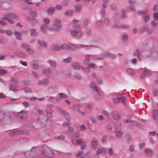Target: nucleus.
I'll use <instances>...</instances> for the list:
<instances>
[{
    "mask_svg": "<svg viewBox=\"0 0 158 158\" xmlns=\"http://www.w3.org/2000/svg\"><path fill=\"white\" fill-rule=\"evenodd\" d=\"M38 82L39 85H46L48 83V81L47 79L39 80L38 81Z\"/></svg>",
    "mask_w": 158,
    "mask_h": 158,
    "instance_id": "obj_25",
    "label": "nucleus"
},
{
    "mask_svg": "<svg viewBox=\"0 0 158 158\" xmlns=\"http://www.w3.org/2000/svg\"><path fill=\"white\" fill-rule=\"evenodd\" d=\"M108 0H103V3L102 5V10L104 9L106 6V3L108 2Z\"/></svg>",
    "mask_w": 158,
    "mask_h": 158,
    "instance_id": "obj_40",
    "label": "nucleus"
},
{
    "mask_svg": "<svg viewBox=\"0 0 158 158\" xmlns=\"http://www.w3.org/2000/svg\"><path fill=\"white\" fill-rule=\"evenodd\" d=\"M55 8L54 7H51L48 8L47 13L49 15H52L55 12Z\"/></svg>",
    "mask_w": 158,
    "mask_h": 158,
    "instance_id": "obj_22",
    "label": "nucleus"
},
{
    "mask_svg": "<svg viewBox=\"0 0 158 158\" xmlns=\"http://www.w3.org/2000/svg\"><path fill=\"white\" fill-rule=\"evenodd\" d=\"M152 115L153 119L158 123V110H154L153 111Z\"/></svg>",
    "mask_w": 158,
    "mask_h": 158,
    "instance_id": "obj_9",
    "label": "nucleus"
},
{
    "mask_svg": "<svg viewBox=\"0 0 158 158\" xmlns=\"http://www.w3.org/2000/svg\"><path fill=\"white\" fill-rule=\"evenodd\" d=\"M106 152V150L104 148H101L98 149L96 152V154L97 155H100L101 154H104Z\"/></svg>",
    "mask_w": 158,
    "mask_h": 158,
    "instance_id": "obj_13",
    "label": "nucleus"
},
{
    "mask_svg": "<svg viewBox=\"0 0 158 158\" xmlns=\"http://www.w3.org/2000/svg\"><path fill=\"white\" fill-rule=\"evenodd\" d=\"M72 108L74 110L82 116H84L85 115V112L81 110V107L80 105L78 104H73Z\"/></svg>",
    "mask_w": 158,
    "mask_h": 158,
    "instance_id": "obj_6",
    "label": "nucleus"
},
{
    "mask_svg": "<svg viewBox=\"0 0 158 158\" xmlns=\"http://www.w3.org/2000/svg\"><path fill=\"white\" fill-rule=\"evenodd\" d=\"M51 70L49 68L43 69L42 71V72L46 74H48L51 72Z\"/></svg>",
    "mask_w": 158,
    "mask_h": 158,
    "instance_id": "obj_35",
    "label": "nucleus"
},
{
    "mask_svg": "<svg viewBox=\"0 0 158 158\" xmlns=\"http://www.w3.org/2000/svg\"><path fill=\"white\" fill-rule=\"evenodd\" d=\"M73 23L74 24L73 26L76 29H71L70 31V33L71 36H74L77 35L78 32L80 31V28L77 21L74 20Z\"/></svg>",
    "mask_w": 158,
    "mask_h": 158,
    "instance_id": "obj_1",
    "label": "nucleus"
},
{
    "mask_svg": "<svg viewBox=\"0 0 158 158\" xmlns=\"http://www.w3.org/2000/svg\"><path fill=\"white\" fill-rule=\"evenodd\" d=\"M115 135L118 138H121L123 135V133L121 131H117L116 132Z\"/></svg>",
    "mask_w": 158,
    "mask_h": 158,
    "instance_id": "obj_36",
    "label": "nucleus"
},
{
    "mask_svg": "<svg viewBox=\"0 0 158 158\" xmlns=\"http://www.w3.org/2000/svg\"><path fill=\"white\" fill-rule=\"evenodd\" d=\"M117 98H118V102H119V101H121L123 103V104H125L126 103L125 101V98L124 97L120 96H119V97H117Z\"/></svg>",
    "mask_w": 158,
    "mask_h": 158,
    "instance_id": "obj_34",
    "label": "nucleus"
},
{
    "mask_svg": "<svg viewBox=\"0 0 158 158\" xmlns=\"http://www.w3.org/2000/svg\"><path fill=\"white\" fill-rule=\"evenodd\" d=\"M46 112L47 116L49 118H52V110L50 109H46Z\"/></svg>",
    "mask_w": 158,
    "mask_h": 158,
    "instance_id": "obj_30",
    "label": "nucleus"
},
{
    "mask_svg": "<svg viewBox=\"0 0 158 158\" xmlns=\"http://www.w3.org/2000/svg\"><path fill=\"white\" fill-rule=\"evenodd\" d=\"M71 57L70 56H69L67 58L64 59L63 61L66 63H69L70 62L71 60Z\"/></svg>",
    "mask_w": 158,
    "mask_h": 158,
    "instance_id": "obj_42",
    "label": "nucleus"
},
{
    "mask_svg": "<svg viewBox=\"0 0 158 158\" xmlns=\"http://www.w3.org/2000/svg\"><path fill=\"white\" fill-rule=\"evenodd\" d=\"M48 63L49 65L52 68H55L57 66V64L56 62L52 60H48Z\"/></svg>",
    "mask_w": 158,
    "mask_h": 158,
    "instance_id": "obj_14",
    "label": "nucleus"
},
{
    "mask_svg": "<svg viewBox=\"0 0 158 158\" xmlns=\"http://www.w3.org/2000/svg\"><path fill=\"white\" fill-rule=\"evenodd\" d=\"M54 138L55 139H56L59 140L63 139H64V135H62L58 137L55 136L54 137Z\"/></svg>",
    "mask_w": 158,
    "mask_h": 158,
    "instance_id": "obj_59",
    "label": "nucleus"
},
{
    "mask_svg": "<svg viewBox=\"0 0 158 158\" xmlns=\"http://www.w3.org/2000/svg\"><path fill=\"white\" fill-rule=\"evenodd\" d=\"M147 11H143L142 10H139L137 12V13L143 17V19L145 23H147L150 19L149 15L147 14Z\"/></svg>",
    "mask_w": 158,
    "mask_h": 158,
    "instance_id": "obj_4",
    "label": "nucleus"
},
{
    "mask_svg": "<svg viewBox=\"0 0 158 158\" xmlns=\"http://www.w3.org/2000/svg\"><path fill=\"white\" fill-rule=\"evenodd\" d=\"M21 47L26 51L30 47L28 44L25 43L22 44Z\"/></svg>",
    "mask_w": 158,
    "mask_h": 158,
    "instance_id": "obj_41",
    "label": "nucleus"
},
{
    "mask_svg": "<svg viewBox=\"0 0 158 158\" xmlns=\"http://www.w3.org/2000/svg\"><path fill=\"white\" fill-rule=\"evenodd\" d=\"M144 29L146 30L148 33L151 34L154 30V28H153L152 27V28H149L147 26H146L144 27Z\"/></svg>",
    "mask_w": 158,
    "mask_h": 158,
    "instance_id": "obj_33",
    "label": "nucleus"
},
{
    "mask_svg": "<svg viewBox=\"0 0 158 158\" xmlns=\"http://www.w3.org/2000/svg\"><path fill=\"white\" fill-rule=\"evenodd\" d=\"M6 19L5 18H1V20H0V24L2 25H6V23L5 21Z\"/></svg>",
    "mask_w": 158,
    "mask_h": 158,
    "instance_id": "obj_45",
    "label": "nucleus"
},
{
    "mask_svg": "<svg viewBox=\"0 0 158 158\" xmlns=\"http://www.w3.org/2000/svg\"><path fill=\"white\" fill-rule=\"evenodd\" d=\"M122 39L123 40L124 42H126L128 40V37L127 35H124L123 36Z\"/></svg>",
    "mask_w": 158,
    "mask_h": 158,
    "instance_id": "obj_50",
    "label": "nucleus"
},
{
    "mask_svg": "<svg viewBox=\"0 0 158 158\" xmlns=\"http://www.w3.org/2000/svg\"><path fill=\"white\" fill-rule=\"evenodd\" d=\"M54 48L56 51H58L60 49H61V45H56L54 46Z\"/></svg>",
    "mask_w": 158,
    "mask_h": 158,
    "instance_id": "obj_46",
    "label": "nucleus"
},
{
    "mask_svg": "<svg viewBox=\"0 0 158 158\" xmlns=\"http://www.w3.org/2000/svg\"><path fill=\"white\" fill-rule=\"evenodd\" d=\"M112 98V100L113 102L115 103H118V98L117 97H119V96L117 94H113L111 95Z\"/></svg>",
    "mask_w": 158,
    "mask_h": 158,
    "instance_id": "obj_15",
    "label": "nucleus"
},
{
    "mask_svg": "<svg viewBox=\"0 0 158 158\" xmlns=\"http://www.w3.org/2000/svg\"><path fill=\"white\" fill-rule=\"evenodd\" d=\"M26 51L27 53L29 54H32L35 53L34 51L30 47Z\"/></svg>",
    "mask_w": 158,
    "mask_h": 158,
    "instance_id": "obj_47",
    "label": "nucleus"
},
{
    "mask_svg": "<svg viewBox=\"0 0 158 158\" xmlns=\"http://www.w3.org/2000/svg\"><path fill=\"white\" fill-rule=\"evenodd\" d=\"M58 95L60 97L62 98H66L67 97V95L66 94L63 93H59Z\"/></svg>",
    "mask_w": 158,
    "mask_h": 158,
    "instance_id": "obj_43",
    "label": "nucleus"
},
{
    "mask_svg": "<svg viewBox=\"0 0 158 158\" xmlns=\"http://www.w3.org/2000/svg\"><path fill=\"white\" fill-rule=\"evenodd\" d=\"M73 128L71 127H69L66 133H72L73 132Z\"/></svg>",
    "mask_w": 158,
    "mask_h": 158,
    "instance_id": "obj_55",
    "label": "nucleus"
},
{
    "mask_svg": "<svg viewBox=\"0 0 158 158\" xmlns=\"http://www.w3.org/2000/svg\"><path fill=\"white\" fill-rule=\"evenodd\" d=\"M127 73L130 75H134L135 73V72L131 69H127Z\"/></svg>",
    "mask_w": 158,
    "mask_h": 158,
    "instance_id": "obj_31",
    "label": "nucleus"
},
{
    "mask_svg": "<svg viewBox=\"0 0 158 158\" xmlns=\"http://www.w3.org/2000/svg\"><path fill=\"white\" fill-rule=\"evenodd\" d=\"M64 15L66 16H70L72 15L73 13V11L72 10H66L64 11Z\"/></svg>",
    "mask_w": 158,
    "mask_h": 158,
    "instance_id": "obj_29",
    "label": "nucleus"
},
{
    "mask_svg": "<svg viewBox=\"0 0 158 158\" xmlns=\"http://www.w3.org/2000/svg\"><path fill=\"white\" fill-rule=\"evenodd\" d=\"M6 118L4 116L2 115L0 118V123L2 124L6 121Z\"/></svg>",
    "mask_w": 158,
    "mask_h": 158,
    "instance_id": "obj_48",
    "label": "nucleus"
},
{
    "mask_svg": "<svg viewBox=\"0 0 158 158\" xmlns=\"http://www.w3.org/2000/svg\"><path fill=\"white\" fill-rule=\"evenodd\" d=\"M80 128L81 130L82 131H85L86 128L85 127L84 125H82L80 127Z\"/></svg>",
    "mask_w": 158,
    "mask_h": 158,
    "instance_id": "obj_63",
    "label": "nucleus"
},
{
    "mask_svg": "<svg viewBox=\"0 0 158 158\" xmlns=\"http://www.w3.org/2000/svg\"><path fill=\"white\" fill-rule=\"evenodd\" d=\"M22 104L23 106L27 108L29 106V103H28L26 101L23 102H22Z\"/></svg>",
    "mask_w": 158,
    "mask_h": 158,
    "instance_id": "obj_62",
    "label": "nucleus"
},
{
    "mask_svg": "<svg viewBox=\"0 0 158 158\" xmlns=\"http://www.w3.org/2000/svg\"><path fill=\"white\" fill-rule=\"evenodd\" d=\"M123 122L124 123H131L133 124H136V123L134 121L130 120H124Z\"/></svg>",
    "mask_w": 158,
    "mask_h": 158,
    "instance_id": "obj_53",
    "label": "nucleus"
},
{
    "mask_svg": "<svg viewBox=\"0 0 158 158\" xmlns=\"http://www.w3.org/2000/svg\"><path fill=\"white\" fill-rule=\"evenodd\" d=\"M15 115H17L18 118L21 119H25L27 118V112L24 111H22L19 112H16Z\"/></svg>",
    "mask_w": 158,
    "mask_h": 158,
    "instance_id": "obj_7",
    "label": "nucleus"
},
{
    "mask_svg": "<svg viewBox=\"0 0 158 158\" xmlns=\"http://www.w3.org/2000/svg\"><path fill=\"white\" fill-rule=\"evenodd\" d=\"M15 35L16 36V38L17 40H21V38L20 37L21 35V33L20 32L15 31Z\"/></svg>",
    "mask_w": 158,
    "mask_h": 158,
    "instance_id": "obj_32",
    "label": "nucleus"
},
{
    "mask_svg": "<svg viewBox=\"0 0 158 158\" xmlns=\"http://www.w3.org/2000/svg\"><path fill=\"white\" fill-rule=\"evenodd\" d=\"M31 35L32 36H36L38 35V33L35 29H31L30 30Z\"/></svg>",
    "mask_w": 158,
    "mask_h": 158,
    "instance_id": "obj_26",
    "label": "nucleus"
},
{
    "mask_svg": "<svg viewBox=\"0 0 158 158\" xmlns=\"http://www.w3.org/2000/svg\"><path fill=\"white\" fill-rule=\"evenodd\" d=\"M144 152L147 155H149L151 154L152 151L149 149H146L144 150Z\"/></svg>",
    "mask_w": 158,
    "mask_h": 158,
    "instance_id": "obj_56",
    "label": "nucleus"
},
{
    "mask_svg": "<svg viewBox=\"0 0 158 158\" xmlns=\"http://www.w3.org/2000/svg\"><path fill=\"white\" fill-rule=\"evenodd\" d=\"M141 70L143 73H144V75L148 76H149L151 75V73L149 70L146 67H145L144 68L142 69Z\"/></svg>",
    "mask_w": 158,
    "mask_h": 158,
    "instance_id": "obj_17",
    "label": "nucleus"
},
{
    "mask_svg": "<svg viewBox=\"0 0 158 158\" xmlns=\"http://www.w3.org/2000/svg\"><path fill=\"white\" fill-rule=\"evenodd\" d=\"M53 28L51 29L52 31L59 32L60 30L61 21L58 19H55L52 23Z\"/></svg>",
    "mask_w": 158,
    "mask_h": 158,
    "instance_id": "obj_3",
    "label": "nucleus"
},
{
    "mask_svg": "<svg viewBox=\"0 0 158 158\" xmlns=\"http://www.w3.org/2000/svg\"><path fill=\"white\" fill-rule=\"evenodd\" d=\"M127 27V26L124 24H120L118 23H115L113 27L114 28H126Z\"/></svg>",
    "mask_w": 158,
    "mask_h": 158,
    "instance_id": "obj_16",
    "label": "nucleus"
},
{
    "mask_svg": "<svg viewBox=\"0 0 158 158\" xmlns=\"http://www.w3.org/2000/svg\"><path fill=\"white\" fill-rule=\"evenodd\" d=\"M113 117L114 119L118 120L120 118V115L116 113L113 116Z\"/></svg>",
    "mask_w": 158,
    "mask_h": 158,
    "instance_id": "obj_58",
    "label": "nucleus"
},
{
    "mask_svg": "<svg viewBox=\"0 0 158 158\" xmlns=\"http://www.w3.org/2000/svg\"><path fill=\"white\" fill-rule=\"evenodd\" d=\"M11 82L13 81V82L10 86V90H12L15 92L17 91L18 90V87L16 85V82H14L15 79L14 78H11Z\"/></svg>",
    "mask_w": 158,
    "mask_h": 158,
    "instance_id": "obj_8",
    "label": "nucleus"
},
{
    "mask_svg": "<svg viewBox=\"0 0 158 158\" xmlns=\"http://www.w3.org/2000/svg\"><path fill=\"white\" fill-rule=\"evenodd\" d=\"M84 154V152L83 151H80L78 152L76 155L77 157H80L81 158H87L88 156V155L85 154L84 156H81Z\"/></svg>",
    "mask_w": 158,
    "mask_h": 158,
    "instance_id": "obj_20",
    "label": "nucleus"
},
{
    "mask_svg": "<svg viewBox=\"0 0 158 158\" xmlns=\"http://www.w3.org/2000/svg\"><path fill=\"white\" fill-rule=\"evenodd\" d=\"M75 45L76 46V47H78V48H87V47H91L92 46V45H81L80 44H75Z\"/></svg>",
    "mask_w": 158,
    "mask_h": 158,
    "instance_id": "obj_38",
    "label": "nucleus"
},
{
    "mask_svg": "<svg viewBox=\"0 0 158 158\" xmlns=\"http://www.w3.org/2000/svg\"><path fill=\"white\" fill-rule=\"evenodd\" d=\"M60 72L59 71L57 70L56 69L53 70L52 73V75H55L56 76H59L60 75Z\"/></svg>",
    "mask_w": 158,
    "mask_h": 158,
    "instance_id": "obj_52",
    "label": "nucleus"
},
{
    "mask_svg": "<svg viewBox=\"0 0 158 158\" xmlns=\"http://www.w3.org/2000/svg\"><path fill=\"white\" fill-rule=\"evenodd\" d=\"M153 17L155 20H157L158 19V13H155L153 15Z\"/></svg>",
    "mask_w": 158,
    "mask_h": 158,
    "instance_id": "obj_64",
    "label": "nucleus"
},
{
    "mask_svg": "<svg viewBox=\"0 0 158 158\" xmlns=\"http://www.w3.org/2000/svg\"><path fill=\"white\" fill-rule=\"evenodd\" d=\"M32 68L35 70H37L39 68L38 64L36 60L32 61L31 64Z\"/></svg>",
    "mask_w": 158,
    "mask_h": 158,
    "instance_id": "obj_18",
    "label": "nucleus"
},
{
    "mask_svg": "<svg viewBox=\"0 0 158 158\" xmlns=\"http://www.w3.org/2000/svg\"><path fill=\"white\" fill-rule=\"evenodd\" d=\"M48 29V25L43 24L40 27V30L46 33V31Z\"/></svg>",
    "mask_w": 158,
    "mask_h": 158,
    "instance_id": "obj_23",
    "label": "nucleus"
},
{
    "mask_svg": "<svg viewBox=\"0 0 158 158\" xmlns=\"http://www.w3.org/2000/svg\"><path fill=\"white\" fill-rule=\"evenodd\" d=\"M89 86L91 88L93 89L95 91L99 93L97 87L94 82H91L90 83Z\"/></svg>",
    "mask_w": 158,
    "mask_h": 158,
    "instance_id": "obj_19",
    "label": "nucleus"
},
{
    "mask_svg": "<svg viewBox=\"0 0 158 158\" xmlns=\"http://www.w3.org/2000/svg\"><path fill=\"white\" fill-rule=\"evenodd\" d=\"M14 53L16 55L22 58H25L26 57V54L24 52H14Z\"/></svg>",
    "mask_w": 158,
    "mask_h": 158,
    "instance_id": "obj_28",
    "label": "nucleus"
},
{
    "mask_svg": "<svg viewBox=\"0 0 158 158\" xmlns=\"http://www.w3.org/2000/svg\"><path fill=\"white\" fill-rule=\"evenodd\" d=\"M71 136L72 137H73L74 138H77L79 137L80 135L78 133H76V132H73V134L72 135H71Z\"/></svg>",
    "mask_w": 158,
    "mask_h": 158,
    "instance_id": "obj_54",
    "label": "nucleus"
},
{
    "mask_svg": "<svg viewBox=\"0 0 158 158\" xmlns=\"http://www.w3.org/2000/svg\"><path fill=\"white\" fill-rule=\"evenodd\" d=\"M61 46L62 49L67 50L72 49L73 46L72 44L70 43L69 44H64L63 45H61Z\"/></svg>",
    "mask_w": 158,
    "mask_h": 158,
    "instance_id": "obj_10",
    "label": "nucleus"
},
{
    "mask_svg": "<svg viewBox=\"0 0 158 158\" xmlns=\"http://www.w3.org/2000/svg\"><path fill=\"white\" fill-rule=\"evenodd\" d=\"M44 23L43 24L48 25L50 21L47 18H45L43 19Z\"/></svg>",
    "mask_w": 158,
    "mask_h": 158,
    "instance_id": "obj_44",
    "label": "nucleus"
},
{
    "mask_svg": "<svg viewBox=\"0 0 158 158\" xmlns=\"http://www.w3.org/2000/svg\"><path fill=\"white\" fill-rule=\"evenodd\" d=\"M38 45L42 47H46L47 44L46 42L42 40H38Z\"/></svg>",
    "mask_w": 158,
    "mask_h": 158,
    "instance_id": "obj_27",
    "label": "nucleus"
},
{
    "mask_svg": "<svg viewBox=\"0 0 158 158\" xmlns=\"http://www.w3.org/2000/svg\"><path fill=\"white\" fill-rule=\"evenodd\" d=\"M126 17L125 11L124 10H122L121 11V18L122 19H123Z\"/></svg>",
    "mask_w": 158,
    "mask_h": 158,
    "instance_id": "obj_49",
    "label": "nucleus"
},
{
    "mask_svg": "<svg viewBox=\"0 0 158 158\" xmlns=\"http://www.w3.org/2000/svg\"><path fill=\"white\" fill-rule=\"evenodd\" d=\"M59 110V112L60 114L64 115V116L65 117L66 119L68 120H70V118L69 116V114L66 112L65 111H64L62 110H61L58 108Z\"/></svg>",
    "mask_w": 158,
    "mask_h": 158,
    "instance_id": "obj_12",
    "label": "nucleus"
},
{
    "mask_svg": "<svg viewBox=\"0 0 158 158\" xmlns=\"http://www.w3.org/2000/svg\"><path fill=\"white\" fill-rule=\"evenodd\" d=\"M98 144V142L95 138L94 139L91 141L90 145L91 147H96Z\"/></svg>",
    "mask_w": 158,
    "mask_h": 158,
    "instance_id": "obj_21",
    "label": "nucleus"
},
{
    "mask_svg": "<svg viewBox=\"0 0 158 158\" xmlns=\"http://www.w3.org/2000/svg\"><path fill=\"white\" fill-rule=\"evenodd\" d=\"M76 141L78 145H81L84 143V141L81 138L77 139H76Z\"/></svg>",
    "mask_w": 158,
    "mask_h": 158,
    "instance_id": "obj_39",
    "label": "nucleus"
},
{
    "mask_svg": "<svg viewBox=\"0 0 158 158\" xmlns=\"http://www.w3.org/2000/svg\"><path fill=\"white\" fill-rule=\"evenodd\" d=\"M24 90L25 91V93L26 94H28V93H30L31 92V89L28 87H26L24 88Z\"/></svg>",
    "mask_w": 158,
    "mask_h": 158,
    "instance_id": "obj_51",
    "label": "nucleus"
},
{
    "mask_svg": "<svg viewBox=\"0 0 158 158\" xmlns=\"http://www.w3.org/2000/svg\"><path fill=\"white\" fill-rule=\"evenodd\" d=\"M4 17L6 20L11 24L13 23V19H19L18 16L12 13H7L4 15Z\"/></svg>",
    "mask_w": 158,
    "mask_h": 158,
    "instance_id": "obj_2",
    "label": "nucleus"
},
{
    "mask_svg": "<svg viewBox=\"0 0 158 158\" xmlns=\"http://www.w3.org/2000/svg\"><path fill=\"white\" fill-rule=\"evenodd\" d=\"M72 67L77 69H83L84 67L81 65L80 64L77 62H73L71 64Z\"/></svg>",
    "mask_w": 158,
    "mask_h": 158,
    "instance_id": "obj_11",
    "label": "nucleus"
},
{
    "mask_svg": "<svg viewBox=\"0 0 158 158\" xmlns=\"http://www.w3.org/2000/svg\"><path fill=\"white\" fill-rule=\"evenodd\" d=\"M30 15L33 17H36L37 14V12L35 11L34 10H32L30 11L29 12Z\"/></svg>",
    "mask_w": 158,
    "mask_h": 158,
    "instance_id": "obj_37",
    "label": "nucleus"
},
{
    "mask_svg": "<svg viewBox=\"0 0 158 158\" xmlns=\"http://www.w3.org/2000/svg\"><path fill=\"white\" fill-rule=\"evenodd\" d=\"M110 53L108 52H106L104 53L102 56H104V59L106 57H109Z\"/></svg>",
    "mask_w": 158,
    "mask_h": 158,
    "instance_id": "obj_61",
    "label": "nucleus"
},
{
    "mask_svg": "<svg viewBox=\"0 0 158 158\" xmlns=\"http://www.w3.org/2000/svg\"><path fill=\"white\" fill-rule=\"evenodd\" d=\"M42 152L45 156H47L51 157L53 155V152L51 150L46 146L43 147Z\"/></svg>",
    "mask_w": 158,
    "mask_h": 158,
    "instance_id": "obj_5",
    "label": "nucleus"
},
{
    "mask_svg": "<svg viewBox=\"0 0 158 158\" xmlns=\"http://www.w3.org/2000/svg\"><path fill=\"white\" fill-rule=\"evenodd\" d=\"M91 58V56L90 55H86L85 56V58L86 60L87 61V62L86 63V64H88L89 63V62L90 59Z\"/></svg>",
    "mask_w": 158,
    "mask_h": 158,
    "instance_id": "obj_57",
    "label": "nucleus"
},
{
    "mask_svg": "<svg viewBox=\"0 0 158 158\" xmlns=\"http://www.w3.org/2000/svg\"><path fill=\"white\" fill-rule=\"evenodd\" d=\"M108 153L110 156H111L113 155V152L112 148H110L108 151Z\"/></svg>",
    "mask_w": 158,
    "mask_h": 158,
    "instance_id": "obj_60",
    "label": "nucleus"
},
{
    "mask_svg": "<svg viewBox=\"0 0 158 158\" xmlns=\"http://www.w3.org/2000/svg\"><path fill=\"white\" fill-rule=\"evenodd\" d=\"M82 8V5L81 4H77L75 5L74 6L75 10L77 12H80Z\"/></svg>",
    "mask_w": 158,
    "mask_h": 158,
    "instance_id": "obj_24",
    "label": "nucleus"
}]
</instances>
